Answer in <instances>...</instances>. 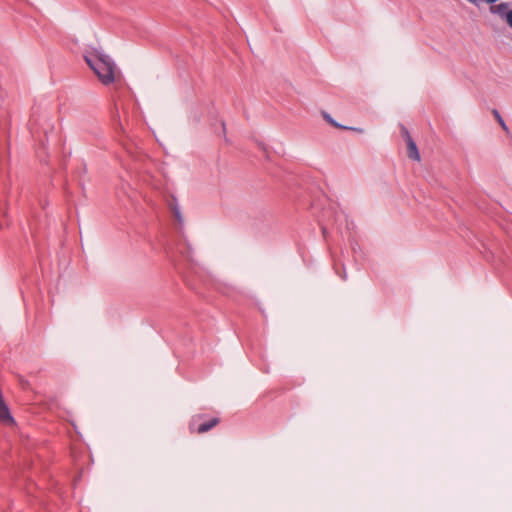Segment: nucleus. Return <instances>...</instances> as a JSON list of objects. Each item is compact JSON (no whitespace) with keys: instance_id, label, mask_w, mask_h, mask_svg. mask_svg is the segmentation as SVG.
Here are the masks:
<instances>
[{"instance_id":"f03ea898","label":"nucleus","mask_w":512,"mask_h":512,"mask_svg":"<svg viewBox=\"0 0 512 512\" xmlns=\"http://www.w3.org/2000/svg\"><path fill=\"white\" fill-rule=\"evenodd\" d=\"M202 419L201 415L194 416L189 424V429L192 433L203 434L214 428L219 424L220 420L217 417H213L207 421L200 422Z\"/></svg>"},{"instance_id":"39448f33","label":"nucleus","mask_w":512,"mask_h":512,"mask_svg":"<svg viewBox=\"0 0 512 512\" xmlns=\"http://www.w3.org/2000/svg\"><path fill=\"white\" fill-rule=\"evenodd\" d=\"M403 131H404V133L406 135L408 156L411 159H413V160L419 161L420 160V154H419V151L417 149V146H416L415 142L410 137L408 131L405 128H403Z\"/></svg>"},{"instance_id":"1a4fd4ad","label":"nucleus","mask_w":512,"mask_h":512,"mask_svg":"<svg viewBox=\"0 0 512 512\" xmlns=\"http://www.w3.org/2000/svg\"><path fill=\"white\" fill-rule=\"evenodd\" d=\"M488 4H494L496 3L498 0H485Z\"/></svg>"},{"instance_id":"f257e3e1","label":"nucleus","mask_w":512,"mask_h":512,"mask_svg":"<svg viewBox=\"0 0 512 512\" xmlns=\"http://www.w3.org/2000/svg\"><path fill=\"white\" fill-rule=\"evenodd\" d=\"M84 58L104 85L114 82L116 66L109 56L95 51L85 55Z\"/></svg>"},{"instance_id":"6e6552de","label":"nucleus","mask_w":512,"mask_h":512,"mask_svg":"<svg viewBox=\"0 0 512 512\" xmlns=\"http://www.w3.org/2000/svg\"><path fill=\"white\" fill-rule=\"evenodd\" d=\"M468 2L477 5L479 0H467Z\"/></svg>"},{"instance_id":"423d86ee","label":"nucleus","mask_w":512,"mask_h":512,"mask_svg":"<svg viewBox=\"0 0 512 512\" xmlns=\"http://www.w3.org/2000/svg\"><path fill=\"white\" fill-rule=\"evenodd\" d=\"M169 205H170V208L173 212L175 219L181 224L183 222V218H182L181 211L177 204L176 199L173 198Z\"/></svg>"},{"instance_id":"7ed1b4c3","label":"nucleus","mask_w":512,"mask_h":512,"mask_svg":"<svg viewBox=\"0 0 512 512\" xmlns=\"http://www.w3.org/2000/svg\"><path fill=\"white\" fill-rule=\"evenodd\" d=\"M490 13L499 16L504 19L509 27L512 28V8L510 9V4L507 2H502L500 4L493 5L491 4Z\"/></svg>"},{"instance_id":"20e7f679","label":"nucleus","mask_w":512,"mask_h":512,"mask_svg":"<svg viewBox=\"0 0 512 512\" xmlns=\"http://www.w3.org/2000/svg\"><path fill=\"white\" fill-rule=\"evenodd\" d=\"M0 423L14 424V419L10 413L7 404L4 401L2 391L0 390Z\"/></svg>"},{"instance_id":"9d476101","label":"nucleus","mask_w":512,"mask_h":512,"mask_svg":"<svg viewBox=\"0 0 512 512\" xmlns=\"http://www.w3.org/2000/svg\"><path fill=\"white\" fill-rule=\"evenodd\" d=\"M326 118L329 120V122H331L334 126H338L337 123H335L332 119H330L328 116H326Z\"/></svg>"},{"instance_id":"0eeeda50","label":"nucleus","mask_w":512,"mask_h":512,"mask_svg":"<svg viewBox=\"0 0 512 512\" xmlns=\"http://www.w3.org/2000/svg\"><path fill=\"white\" fill-rule=\"evenodd\" d=\"M492 113H493V115H494L495 119L497 120V122H498V123L500 124V126L502 127V129H503L504 131H506V132H507V131H508V127H507V125H506L505 121L503 120L502 116H501V115H500V113L498 112V110L494 109V110L492 111Z\"/></svg>"}]
</instances>
